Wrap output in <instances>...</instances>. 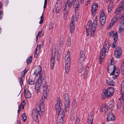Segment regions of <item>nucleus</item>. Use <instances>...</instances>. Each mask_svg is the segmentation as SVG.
<instances>
[{"mask_svg": "<svg viewBox=\"0 0 124 124\" xmlns=\"http://www.w3.org/2000/svg\"><path fill=\"white\" fill-rule=\"evenodd\" d=\"M63 41L62 40H60L58 46V50H59L60 51L61 50V46L63 45Z\"/></svg>", "mask_w": 124, "mask_h": 124, "instance_id": "5701e85b", "label": "nucleus"}, {"mask_svg": "<svg viewBox=\"0 0 124 124\" xmlns=\"http://www.w3.org/2000/svg\"><path fill=\"white\" fill-rule=\"evenodd\" d=\"M102 13H101L100 15V17H106L105 13L103 11H102Z\"/></svg>", "mask_w": 124, "mask_h": 124, "instance_id": "6e6d98bb", "label": "nucleus"}, {"mask_svg": "<svg viewBox=\"0 0 124 124\" xmlns=\"http://www.w3.org/2000/svg\"><path fill=\"white\" fill-rule=\"evenodd\" d=\"M56 55V53L55 52H53L52 51L51 53V55L52 57H54L55 58V56Z\"/></svg>", "mask_w": 124, "mask_h": 124, "instance_id": "4d7b16f0", "label": "nucleus"}, {"mask_svg": "<svg viewBox=\"0 0 124 124\" xmlns=\"http://www.w3.org/2000/svg\"><path fill=\"white\" fill-rule=\"evenodd\" d=\"M40 46L41 45L40 44L38 45L36 48V50L38 51V50L40 48Z\"/></svg>", "mask_w": 124, "mask_h": 124, "instance_id": "e2e57ef3", "label": "nucleus"}, {"mask_svg": "<svg viewBox=\"0 0 124 124\" xmlns=\"http://www.w3.org/2000/svg\"><path fill=\"white\" fill-rule=\"evenodd\" d=\"M97 10H94V9H92L91 11L92 15H93L94 16L96 13V12Z\"/></svg>", "mask_w": 124, "mask_h": 124, "instance_id": "603ef678", "label": "nucleus"}, {"mask_svg": "<svg viewBox=\"0 0 124 124\" xmlns=\"http://www.w3.org/2000/svg\"><path fill=\"white\" fill-rule=\"evenodd\" d=\"M42 32V30H41L39 32L38 34V35H37V36H36V41H37L38 39V37H40L41 36H43V34L41 33Z\"/></svg>", "mask_w": 124, "mask_h": 124, "instance_id": "2f4dec72", "label": "nucleus"}, {"mask_svg": "<svg viewBox=\"0 0 124 124\" xmlns=\"http://www.w3.org/2000/svg\"><path fill=\"white\" fill-rule=\"evenodd\" d=\"M118 19H116V18L114 17L112 19V21H113V23H110V27L109 28H111L112 26L115 23V22H116V21Z\"/></svg>", "mask_w": 124, "mask_h": 124, "instance_id": "c85d7f7f", "label": "nucleus"}, {"mask_svg": "<svg viewBox=\"0 0 124 124\" xmlns=\"http://www.w3.org/2000/svg\"><path fill=\"white\" fill-rule=\"evenodd\" d=\"M113 67V70L111 73V75H113L112 78L114 79H116L119 76L120 70L118 68H116L115 66H112Z\"/></svg>", "mask_w": 124, "mask_h": 124, "instance_id": "6e6552de", "label": "nucleus"}, {"mask_svg": "<svg viewBox=\"0 0 124 124\" xmlns=\"http://www.w3.org/2000/svg\"><path fill=\"white\" fill-rule=\"evenodd\" d=\"M54 63L50 62V67L51 69H52L54 68Z\"/></svg>", "mask_w": 124, "mask_h": 124, "instance_id": "bf43d9fd", "label": "nucleus"}, {"mask_svg": "<svg viewBox=\"0 0 124 124\" xmlns=\"http://www.w3.org/2000/svg\"><path fill=\"white\" fill-rule=\"evenodd\" d=\"M75 114L74 113L72 114L71 115V116L70 118V120L71 121H72L75 118V116H74Z\"/></svg>", "mask_w": 124, "mask_h": 124, "instance_id": "8fccbe9b", "label": "nucleus"}, {"mask_svg": "<svg viewBox=\"0 0 124 124\" xmlns=\"http://www.w3.org/2000/svg\"><path fill=\"white\" fill-rule=\"evenodd\" d=\"M122 25H124V23H122V24H121V27L118 30L119 33H121L124 29V28L121 27L122 26Z\"/></svg>", "mask_w": 124, "mask_h": 124, "instance_id": "a19ab883", "label": "nucleus"}, {"mask_svg": "<svg viewBox=\"0 0 124 124\" xmlns=\"http://www.w3.org/2000/svg\"><path fill=\"white\" fill-rule=\"evenodd\" d=\"M109 42L108 39H106L104 42V44L103 47L101 52L99 58V63H101L104 56L105 55V53L108 52L110 46L111 44H109Z\"/></svg>", "mask_w": 124, "mask_h": 124, "instance_id": "f03ea898", "label": "nucleus"}, {"mask_svg": "<svg viewBox=\"0 0 124 124\" xmlns=\"http://www.w3.org/2000/svg\"><path fill=\"white\" fill-rule=\"evenodd\" d=\"M38 113V111L36 109L33 110L32 117L33 120L36 122H38L39 121Z\"/></svg>", "mask_w": 124, "mask_h": 124, "instance_id": "f8f14e48", "label": "nucleus"}, {"mask_svg": "<svg viewBox=\"0 0 124 124\" xmlns=\"http://www.w3.org/2000/svg\"><path fill=\"white\" fill-rule=\"evenodd\" d=\"M83 63H81V62H79V63L78 64V67H79L83 66L82 64Z\"/></svg>", "mask_w": 124, "mask_h": 124, "instance_id": "0e129e2a", "label": "nucleus"}, {"mask_svg": "<svg viewBox=\"0 0 124 124\" xmlns=\"http://www.w3.org/2000/svg\"><path fill=\"white\" fill-rule=\"evenodd\" d=\"M78 67V72L80 73H81L83 70V66L79 67Z\"/></svg>", "mask_w": 124, "mask_h": 124, "instance_id": "49530a36", "label": "nucleus"}, {"mask_svg": "<svg viewBox=\"0 0 124 124\" xmlns=\"http://www.w3.org/2000/svg\"><path fill=\"white\" fill-rule=\"evenodd\" d=\"M113 39L114 41H116L118 39L117 33V32H116L114 34L113 36Z\"/></svg>", "mask_w": 124, "mask_h": 124, "instance_id": "c9c22d12", "label": "nucleus"}, {"mask_svg": "<svg viewBox=\"0 0 124 124\" xmlns=\"http://www.w3.org/2000/svg\"><path fill=\"white\" fill-rule=\"evenodd\" d=\"M3 12L2 11H0V20L3 18Z\"/></svg>", "mask_w": 124, "mask_h": 124, "instance_id": "13d9d810", "label": "nucleus"}, {"mask_svg": "<svg viewBox=\"0 0 124 124\" xmlns=\"http://www.w3.org/2000/svg\"><path fill=\"white\" fill-rule=\"evenodd\" d=\"M77 106V104L76 100H74L73 102L72 107L74 108H75Z\"/></svg>", "mask_w": 124, "mask_h": 124, "instance_id": "58836bf2", "label": "nucleus"}, {"mask_svg": "<svg viewBox=\"0 0 124 124\" xmlns=\"http://www.w3.org/2000/svg\"><path fill=\"white\" fill-rule=\"evenodd\" d=\"M108 7L110 8H113V3L112 2V1H110L109 3V5Z\"/></svg>", "mask_w": 124, "mask_h": 124, "instance_id": "5fc2aeb1", "label": "nucleus"}, {"mask_svg": "<svg viewBox=\"0 0 124 124\" xmlns=\"http://www.w3.org/2000/svg\"><path fill=\"white\" fill-rule=\"evenodd\" d=\"M18 79L19 81L20 82V85L21 86L23 84V79L21 77L19 78Z\"/></svg>", "mask_w": 124, "mask_h": 124, "instance_id": "09e8293b", "label": "nucleus"}, {"mask_svg": "<svg viewBox=\"0 0 124 124\" xmlns=\"http://www.w3.org/2000/svg\"><path fill=\"white\" fill-rule=\"evenodd\" d=\"M96 17V16L95 19L93 20V23L91 20H89L87 23L86 27V34L87 36L89 35L90 34L91 35V36L94 37V32L97 25V19Z\"/></svg>", "mask_w": 124, "mask_h": 124, "instance_id": "f257e3e1", "label": "nucleus"}, {"mask_svg": "<svg viewBox=\"0 0 124 124\" xmlns=\"http://www.w3.org/2000/svg\"><path fill=\"white\" fill-rule=\"evenodd\" d=\"M117 40L116 41H114V42H113L112 44V47L113 48H115L116 46V42Z\"/></svg>", "mask_w": 124, "mask_h": 124, "instance_id": "3c124183", "label": "nucleus"}, {"mask_svg": "<svg viewBox=\"0 0 124 124\" xmlns=\"http://www.w3.org/2000/svg\"><path fill=\"white\" fill-rule=\"evenodd\" d=\"M100 20L101 25L102 26L105 23V20H104V19H103V20Z\"/></svg>", "mask_w": 124, "mask_h": 124, "instance_id": "de8ad7c7", "label": "nucleus"}, {"mask_svg": "<svg viewBox=\"0 0 124 124\" xmlns=\"http://www.w3.org/2000/svg\"><path fill=\"white\" fill-rule=\"evenodd\" d=\"M42 77V75H40L37 79V81L35 83V84L37 85L39 84V85H41L42 82L41 78Z\"/></svg>", "mask_w": 124, "mask_h": 124, "instance_id": "412c9836", "label": "nucleus"}, {"mask_svg": "<svg viewBox=\"0 0 124 124\" xmlns=\"http://www.w3.org/2000/svg\"><path fill=\"white\" fill-rule=\"evenodd\" d=\"M121 93L122 94L121 96L122 97V99L124 100L123 97H124V81H123L121 83Z\"/></svg>", "mask_w": 124, "mask_h": 124, "instance_id": "a211bd4d", "label": "nucleus"}, {"mask_svg": "<svg viewBox=\"0 0 124 124\" xmlns=\"http://www.w3.org/2000/svg\"><path fill=\"white\" fill-rule=\"evenodd\" d=\"M113 8H110L109 7H108V11L109 12H110L112 9Z\"/></svg>", "mask_w": 124, "mask_h": 124, "instance_id": "338daca9", "label": "nucleus"}, {"mask_svg": "<svg viewBox=\"0 0 124 124\" xmlns=\"http://www.w3.org/2000/svg\"><path fill=\"white\" fill-rule=\"evenodd\" d=\"M28 83L30 85H33L34 84V81L33 80L30 79H29L28 81Z\"/></svg>", "mask_w": 124, "mask_h": 124, "instance_id": "4c0bfd02", "label": "nucleus"}, {"mask_svg": "<svg viewBox=\"0 0 124 124\" xmlns=\"http://www.w3.org/2000/svg\"><path fill=\"white\" fill-rule=\"evenodd\" d=\"M85 53L83 50H81L80 52V56H83V55L85 56Z\"/></svg>", "mask_w": 124, "mask_h": 124, "instance_id": "052dcab7", "label": "nucleus"}, {"mask_svg": "<svg viewBox=\"0 0 124 124\" xmlns=\"http://www.w3.org/2000/svg\"><path fill=\"white\" fill-rule=\"evenodd\" d=\"M25 101H22L20 104L19 105V106H20V107H21V106H24L25 105Z\"/></svg>", "mask_w": 124, "mask_h": 124, "instance_id": "864d4df0", "label": "nucleus"}, {"mask_svg": "<svg viewBox=\"0 0 124 124\" xmlns=\"http://www.w3.org/2000/svg\"><path fill=\"white\" fill-rule=\"evenodd\" d=\"M107 118L108 121H113L115 120V117L112 112H110L108 114Z\"/></svg>", "mask_w": 124, "mask_h": 124, "instance_id": "2eb2a0df", "label": "nucleus"}, {"mask_svg": "<svg viewBox=\"0 0 124 124\" xmlns=\"http://www.w3.org/2000/svg\"><path fill=\"white\" fill-rule=\"evenodd\" d=\"M32 59L31 56L28 57L27 60V62L28 64L32 62Z\"/></svg>", "mask_w": 124, "mask_h": 124, "instance_id": "f704fd0d", "label": "nucleus"}, {"mask_svg": "<svg viewBox=\"0 0 124 124\" xmlns=\"http://www.w3.org/2000/svg\"><path fill=\"white\" fill-rule=\"evenodd\" d=\"M55 61V59L54 57H52L51 59L50 62L54 63Z\"/></svg>", "mask_w": 124, "mask_h": 124, "instance_id": "680f3d73", "label": "nucleus"}, {"mask_svg": "<svg viewBox=\"0 0 124 124\" xmlns=\"http://www.w3.org/2000/svg\"><path fill=\"white\" fill-rule=\"evenodd\" d=\"M67 45L69 46H70L71 45V43L70 41L69 40L67 41Z\"/></svg>", "mask_w": 124, "mask_h": 124, "instance_id": "69168bd1", "label": "nucleus"}, {"mask_svg": "<svg viewBox=\"0 0 124 124\" xmlns=\"http://www.w3.org/2000/svg\"><path fill=\"white\" fill-rule=\"evenodd\" d=\"M22 118L23 119V121L24 122H25L26 120V116L25 114L24 113H23L22 114Z\"/></svg>", "mask_w": 124, "mask_h": 124, "instance_id": "79ce46f5", "label": "nucleus"}, {"mask_svg": "<svg viewBox=\"0 0 124 124\" xmlns=\"http://www.w3.org/2000/svg\"><path fill=\"white\" fill-rule=\"evenodd\" d=\"M27 71V70H26V69H25L24 70L21 72V76L23 78L25 75V73Z\"/></svg>", "mask_w": 124, "mask_h": 124, "instance_id": "473e14b6", "label": "nucleus"}, {"mask_svg": "<svg viewBox=\"0 0 124 124\" xmlns=\"http://www.w3.org/2000/svg\"><path fill=\"white\" fill-rule=\"evenodd\" d=\"M124 3V1L122 0H121L119 3L120 4L119 5L118 8H117L115 12V14H117L116 15L115 17L118 19L121 15L120 13H119L121 12V11L123 9Z\"/></svg>", "mask_w": 124, "mask_h": 124, "instance_id": "0eeeda50", "label": "nucleus"}, {"mask_svg": "<svg viewBox=\"0 0 124 124\" xmlns=\"http://www.w3.org/2000/svg\"><path fill=\"white\" fill-rule=\"evenodd\" d=\"M24 96L26 98H29L31 96V94L29 90L27 91L26 93L24 95Z\"/></svg>", "mask_w": 124, "mask_h": 124, "instance_id": "b1692460", "label": "nucleus"}, {"mask_svg": "<svg viewBox=\"0 0 124 124\" xmlns=\"http://www.w3.org/2000/svg\"><path fill=\"white\" fill-rule=\"evenodd\" d=\"M40 86L41 85H40L35 84V88L36 90V92L37 93L39 91V89Z\"/></svg>", "mask_w": 124, "mask_h": 124, "instance_id": "bb28decb", "label": "nucleus"}, {"mask_svg": "<svg viewBox=\"0 0 124 124\" xmlns=\"http://www.w3.org/2000/svg\"><path fill=\"white\" fill-rule=\"evenodd\" d=\"M44 78L42 81L43 88V94L45 99L47 98V93L49 92L50 90L49 86L48 85H47L46 80L45 79L46 77L45 74H44Z\"/></svg>", "mask_w": 124, "mask_h": 124, "instance_id": "20e7f679", "label": "nucleus"}, {"mask_svg": "<svg viewBox=\"0 0 124 124\" xmlns=\"http://www.w3.org/2000/svg\"><path fill=\"white\" fill-rule=\"evenodd\" d=\"M113 66L112 64V63H111V62L110 63H109V65H108V72H109V70H111L110 69H111V67L113 68V67L112 66Z\"/></svg>", "mask_w": 124, "mask_h": 124, "instance_id": "ea45409f", "label": "nucleus"}, {"mask_svg": "<svg viewBox=\"0 0 124 124\" xmlns=\"http://www.w3.org/2000/svg\"><path fill=\"white\" fill-rule=\"evenodd\" d=\"M44 100H43V97L42 98V100L39 101V104L36 106V109L38 111V113L40 116H42L44 113V104L43 103Z\"/></svg>", "mask_w": 124, "mask_h": 124, "instance_id": "39448f33", "label": "nucleus"}, {"mask_svg": "<svg viewBox=\"0 0 124 124\" xmlns=\"http://www.w3.org/2000/svg\"><path fill=\"white\" fill-rule=\"evenodd\" d=\"M58 109L55 108L57 114L58 115V117H64V116L65 114L64 112L62 109L61 108H58Z\"/></svg>", "mask_w": 124, "mask_h": 124, "instance_id": "ddd939ff", "label": "nucleus"}, {"mask_svg": "<svg viewBox=\"0 0 124 124\" xmlns=\"http://www.w3.org/2000/svg\"><path fill=\"white\" fill-rule=\"evenodd\" d=\"M122 51L120 47H117L115 49L114 55L116 58H120L122 55Z\"/></svg>", "mask_w": 124, "mask_h": 124, "instance_id": "9d476101", "label": "nucleus"}, {"mask_svg": "<svg viewBox=\"0 0 124 124\" xmlns=\"http://www.w3.org/2000/svg\"><path fill=\"white\" fill-rule=\"evenodd\" d=\"M43 14H42V15L40 17V22H39V23L40 24L42 23L44 19V16H43Z\"/></svg>", "mask_w": 124, "mask_h": 124, "instance_id": "c03bdc74", "label": "nucleus"}, {"mask_svg": "<svg viewBox=\"0 0 124 124\" xmlns=\"http://www.w3.org/2000/svg\"><path fill=\"white\" fill-rule=\"evenodd\" d=\"M116 104L117 108L119 109H120L123 106L121 100L119 99L117 101Z\"/></svg>", "mask_w": 124, "mask_h": 124, "instance_id": "4be33fe9", "label": "nucleus"}, {"mask_svg": "<svg viewBox=\"0 0 124 124\" xmlns=\"http://www.w3.org/2000/svg\"><path fill=\"white\" fill-rule=\"evenodd\" d=\"M63 117H57V122L58 123L60 122L63 123Z\"/></svg>", "mask_w": 124, "mask_h": 124, "instance_id": "7c9ffc66", "label": "nucleus"}, {"mask_svg": "<svg viewBox=\"0 0 124 124\" xmlns=\"http://www.w3.org/2000/svg\"><path fill=\"white\" fill-rule=\"evenodd\" d=\"M62 2L61 1L58 0L55 4V12L56 14L59 13L62 9Z\"/></svg>", "mask_w": 124, "mask_h": 124, "instance_id": "9b49d317", "label": "nucleus"}, {"mask_svg": "<svg viewBox=\"0 0 124 124\" xmlns=\"http://www.w3.org/2000/svg\"><path fill=\"white\" fill-rule=\"evenodd\" d=\"M70 68V67H69V66H65V71L66 72V74H67L68 73L69 71V70Z\"/></svg>", "mask_w": 124, "mask_h": 124, "instance_id": "a18cd8bd", "label": "nucleus"}, {"mask_svg": "<svg viewBox=\"0 0 124 124\" xmlns=\"http://www.w3.org/2000/svg\"><path fill=\"white\" fill-rule=\"evenodd\" d=\"M114 32L113 31H111L109 32H108L107 33V35L108 37H111L112 35H113Z\"/></svg>", "mask_w": 124, "mask_h": 124, "instance_id": "e433bc0d", "label": "nucleus"}, {"mask_svg": "<svg viewBox=\"0 0 124 124\" xmlns=\"http://www.w3.org/2000/svg\"><path fill=\"white\" fill-rule=\"evenodd\" d=\"M114 91V88L112 87H109L107 90L105 89H103V93L102 94V98L104 99L111 97L113 95Z\"/></svg>", "mask_w": 124, "mask_h": 124, "instance_id": "7ed1b4c3", "label": "nucleus"}, {"mask_svg": "<svg viewBox=\"0 0 124 124\" xmlns=\"http://www.w3.org/2000/svg\"><path fill=\"white\" fill-rule=\"evenodd\" d=\"M98 4L95 3L93 4L92 6V9H94V10H97L98 8Z\"/></svg>", "mask_w": 124, "mask_h": 124, "instance_id": "c756f323", "label": "nucleus"}, {"mask_svg": "<svg viewBox=\"0 0 124 124\" xmlns=\"http://www.w3.org/2000/svg\"><path fill=\"white\" fill-rule=\"evenodd\" d=\"M37 50H35L34 54V57H37L38 56V55L37 54Z\"/></svg>", "mask_w": 124, "mask_h": 124, "instance_id": "774afa93", "label": "nucleus"}, {"mask_svg": "<svg viewBox=\"0 0 124 124\" xmlns=\"http://www.w3.org/2000/svg\"><path fill=\"white\" fill-rule=\"evenodd\" d=\"M56 103L55 106V108L58 109V108H61L62 105V101L60 98H58L56 100Z\"/></svg>", "mask_w": 124, "mask_h": 124, "instance_id": "4468645a", "label": "nucleus"}, {"mask_svg": "<svg viewBox=\"0 0 124 124\" xmlns=\"http://www.w3.org/2000/svg\"><path fill=\"white\" fill-rule=\"evenodd\" d=\"M80 120L79 117L76 118L75 124H79Z\"/></svg>", "mask_w": 124, "mask_h": 124, "instance_id": "37998d69", "label": "nucleus"}, {"mask_svg": "<svg viewBox=\"0 0 124 124\" xmlns=\"http://www.w3.org/2000/svg\"><path fill=\"white\" fill-rule=\"evenodd\" d=\"M73 7L75 8V10L76 11L78 10L79 5L78 1V0H73Z\"/></svg>", "mask_w": 124, "mask_h": 124, "instance_id": "f3484780", "label": "nucleus"}, {"mask_svg": "<svg viewBox=\"0 0 124 124\" xmlns=\"http://www.w3.org/2000/svg\"><path fill=\"white\" fill-rule=\"evenodd\" d=\"M106 81L107 82L108 85L111 86H113L115 85V83L111 79H109L107 80Z\"/></svg>", "mask_w": 124, "mask_h": 124, "instance_id": "aec40b11", "label": "nucleus"}, {"mask_svg": "<svg viewBox=\"0 0 124 124\" xmlns=\"http://www.w3.org/2000/svg\"><path fill=\"white\" fill-rule=\"evenodd\" d=\"M73 0H67L63 6L64 17H66L69 12V10L72 6Z\"/></svg>", "mask_w": 124, "mask_h": 124, "instance_id": "423d86ee", "label": "nucleus"}, {"mask_svg": "<svg viewBox=\"0 0 124 124\" xmlns=\"http://www.w3.org/2000/svg\"><path fill=\"white\" fill-rule=\"evenodd\" d=\"M108 107L107 105L106 104L103 105L101 108H100V110L101 112L105 113L108 110Z\"/></svg>", "mask_w": 124, "mask_h": 124, "instance_id": "6ab92c4d", "label": "nucleus"}, {"mask_svg": "<svg viewBox=\"0 0 124 124\" xmlns=\"http://www.w3.org/2000/svg\"><path fill=\"white\" fill-rule=\"evenodd\" d=\"M85 56L83 55V56H80V57L79 60V62L81 63H84L85 59Z\"/></svg>", "mask_w": 124, "mask_h": 124, "instance_id": "393cba45", "label": "nucleus"}, {"mask_svg": "<svg viewBox=\"0 0 124 124\" xmlns=\"http://www.w3.org/2000/svg\"><path fill=\"white\" fill-rule=\"evenodd\" d=\"M64 98L65 101L64 102V106L65 107V111L69 110L70 106V100L68 94L66 93H64Z\"/></svg>", "mask_w": 124, "mask_h": 124, "instance_id": "1a4fd4ad", "label": "nucleus"}, {"mask_svg": "<svg viewBox=\"0 0 124 124\" xmlns=\"http://www.w3.org/2000/svg\"><path fill=\"white\" fill-rule=\"evenodd\" d=\"M94 116L93 113L91 112V113L88 116V121L89 124H93V119Z\"/></svg>", "mask_w": 124, "mask_h": 124, "instance_id": "dca6fc26", "label": "nucleus"}, {"mask_svg": "<svg viewBox=\"0 0 124 124\" xmlns=\"http://www.w3.org/2000/svg\"><path fill=\"white\" fill-rule=\"evenodd\" d=\"M75 26L73 24H70V29L71 33H72V32L74 30Z\"/></svg>", "mask_w": 124, "mask_h": 124, "instance_id": "a878e982", "label": "nucleus"}, {"mask_svg": "<svg viewBox=\"0 0 124 124\" xmlns=\"http://www.w3.org/2000/svg\"><path fill=\"white\" fill-rule=\"evenodd\" d=\"M70 55V54L68 55H66L65 57V61H67V62L69 61L70 62V58L69 57V56Z\"/></svg>", "mask_w": 124, "mask_h": 124, "instance_id": "72a5a7b5", "label": "nucleus"}, {"mask_svg": "<svg viewBox=\"0 0 124 124\" xmlns=\"http://www.w3.org/2000/svg\"><path fill=\"white\" fill-rule=\"evenodd\" d=\"M41 72V67L40 66H39L38 67V68L36 70V72L37 73H39V76L40 75H41L42 76V75L41 74H40Z\"/></svg>", "mask_w": 124, "mask_h": 124, "instance_id": "cd10ccee", "label": "nucleus"}]
</instances>
